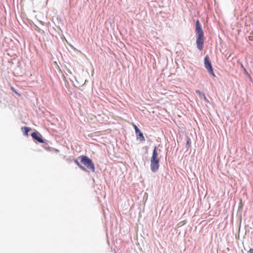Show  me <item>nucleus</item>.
Wrapping results in <instances>:
<instances>
[{
  "label": "nucleus",
  "instance_id": "f257e3e1",
  "mask_svg": "<svg viewBox=\"0 0 253 253\" xmlns=\"http://www.w3.org/2000/svg\"><path fill=\"white\" fill-rule=\"evenodd\" d=\"M196 45L199 50H202L204 45V33L199 20L196 22Z\"/></svg>",
  "mask_w": 253,
  "mask_h": 253
},
{
  "label": "nucleus",
  "instance_id": "f03ea898",
  "mask_svg": "<svg viewBox=\"0 0 253 253\" xmlns=\"http://www.w3.org/2000/svg\"><path fill=\"white\" fill-rule=\"evenodd\" d=\"M150 167L153 172H156L159 168V159L157 146H155L151 158Z\"/></svg>",
  "mask_w": 253,
  "mask_h": 253
},
{
  "label": "nucleus",
  "instance_id": "7ed1b4c3",
  "mask_svg": "<svg viewBox=\"0 0 253 253\" xmlns=\"http://www.w3.org/2000/svg\"><path fill=\"white\" fill-rule=\"evenodd\" d=\"M81 162L92 172H94L95 167L92 160L86 156L82 155L80 157Z\"/></svg>",
  "mask_w": 253,
  "mask_h": 253
},
{
  "label": "nucleus",
  "instance_id": "20e7f679",
  "mask_svg": "<svg viewBox=\"0 0 253 253\" xmlns=\"http://www.w3.org/2000/svg\"><path fill=\"white\" fill-rule=\"evenodd\" d=\"M204 64L205 67L208 71L212 75L213 77H215V75L214 73L212 65L211 62L209 59V57L208 55H206L204 58Z\"/></svg>",
  "mask_w": 253,
  "mask_h": 253
},
{
  "label": "nucleus",
  "instance_id": "39448f33",
  "mask_svg": "<svg viewBox=\"0 0 253 253\" xmlns=\"http://www.w3.org/2000/svg\"><path fill=\"white\" fill-rule=\"evenodd\" d=\"M32 137L40 143H44L41 135L39 132H34L31 134Z\"/></svg>",
  "mask_w": 253,
  "mask_h": 253
},
{
  "label": "nucleus",
  "instance_id": "423d86ee",
  "mask_svg": "<svg viewBox=\"0 0 253 253\" xmlns=\"http://www.w3.org/2000/svg\"><path fill=\"white\" fill-rule=\"evenodd\" d=\"M136 134H137V136H136L137 139H140V140L142 142L145 141V138L143 136V134L140 131H139V132H138V133Z\"/></svg>",
  "mask_w": 253,
  "mask_h": 253
},
{
  "label": "nucleus",
  "instance_id": "0eeeda50",
  "mask_svg": "<svg viewBox=\"0 0 253 253\" xmlns=\"http://www.w3.org/2000/svg\"><path fill=\"white\" fill-rule=\"evenodd\" d=\"M196 93H198L199 95V96L201 97V98H203L205 101H208V100L207 99V98L206 97V96H205V95L204 94V93L201 92L200 90H197L196 91Z\"/></svg>",
  "mask_w": 253,
  "mask_h": 253
},
{
  "label": "nucleus",
  "instance_id": "6e6552de",
  "mask_svg": "<svg viewBox=\"0 0 253 253\" xmlns=\"http://www.w3.org/2000/svg\"><path fill=\"white\" fill-rule=\"evenodd\" d=\"M22 129H24V134L25 136H28V132L31 130L30 128H29L28 127L25 126V127H22Z\"/></svg>",
  "mask_w": 253,
  "mask_h": 253
},
{
  "label": "nucleus",
  "instance_id": "1a4fd4ad",
  "mask_svg": "<svg viewBox=\"0 0 253 253\" xmlns=\"http://www.w3.org/2000/svg\"><path fill=\"white\" fill-rule=\"evenodd\" d=\"M75 162L80 168H81L84 170H85V169L84 167H83L82 166H81L78 161L75 160Z\"/></svg>",
  "mask_w": 253,
  "mask_h": 253
},
{
  "label": "nucleus",
  "instance_id": "9d476101",
  "mask_svg": "<svg viewBox=\"0 0 253 253\" xmlns=\"http://www.w3.org/2000/svg\"><path fill=\"white\" fill-rule=\"evenodd\" d=\"M132 126L135 129L136 133H137L138 132H139L140 130L135 124H132Z\"/></svg>",
  "mask_w": 253,
  "mask_h": 253
},
{
  "label": "nucleus",
  "instance_id": "9b49d317",
  "mask_svg": "<svg viewBox=\"0 0 253 253\" xmlns=\"http://www.w3.org/2000/svg\"><path fill=\"white\" fill-rule=\"evenodd\" d=\"M250 253H253V249H251L249 251Z\"/></svg>",
  "mask_w": 253,
  "mask_h": 253
},
{
  "label": "nucleus",
  "instance_id": "f8f14e48",
  "mask_svg": "<svg viewBox=\"0 0 253 253\" xmlns=\"http://www.w3.org/2000/svg\"><path fill=\"white\" fill-rule=\"evenodd\" d=\"M14 92H15V93H16V94H18L19 95H20V94H18V93L16 91H15V90H14Z\"/></svg>",
  "mask_w": 253,
  "mask_h": 253
},
{
  "label": "nucleus",
  "instance_id": "ddd939ff",
  "mask_svg": "<svg viewBox=\"0 0 253 253\" xmlns=\"http://www.w3.org/2000/svg\"><path fill=\"white\" fill-rule=\"evenodd\" d=\"M249 39H250V40H252V39H253V38H251V37H249Z\"/></svg>",
  "mask_w": 253,
  "mask_h": 253
},
{
  "label": "nucleus",
  "instance_id": "4468645a",
  "mask_svg": "<svg viewBox=\"0 0 253 253\" xmlns=\"http://www.w3.org/2000/svg\"><path fill=\"white\" fill-rule=\"evenodd\" d=\"M249 39H250V40H252V39H253V38H251V37H249Z\"/></svg>",
  "mask_w": 253,
  "mask_h": 253
},
{
  "label": "nucleus",
  "instance_id": "2eb2a0df",
  "mask_svg": "<svg viewBox=\"0 0 253 253\" xmlns=\"http://www.w3.org/2000/svg\"><path fill=\"white\" fill-rule=\"evenodd\" d=\"M249 39H250V40H252V39H253V38H251V37H249Z\"/></svg>",
  "mask_w": 253,
  "mask_h": 253
}]
</instances>
